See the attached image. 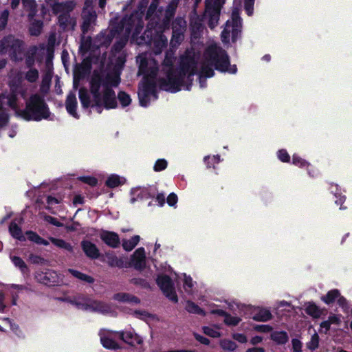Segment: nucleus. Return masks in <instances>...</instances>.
I'll list each match as a JSON object with an SVG mask.
<instances>
[{
	"label": "nucleus",
	"mask_w": 352,
	"mask_h": 352,
	"mask_svg": "<svg viewBox=\"0 0 352 352\" xmlns=\"http://www.w3.org/2000/svg\"><path fill=\"white\" fill-rule=\"evenodd\" d=\"M198 54L192 47L180 57L179 67H173V57L166 54L162 71L165 77L157 80V63L151 54H143L137 58L139 63V74L144 76L140 84L138 97L142 107H147L151 100L157 99V82L160 87L167 91L175 93L181 89L190 90L193 77L197 72ZM217 70L235 74L236 67L230 64L227 53L217 44L210 45L205 50L200 63L198 74L201 87H205V78L213 76Z\"/></svg>",
	"instance_id": "obj_1"
},
{
	"label": "nucleus",
	"mask_w": 352,
	"mask_h": 352,
	"mask_svg": "<svg viewBox=\"0 0 352 352\" xmlns=\"http://www.w3.org/2000/svg\"><path fill=\"white\" fill-rule=\"evenodd\" d=\"M133 3L139 2L138 11L130 16H125L119 22L111 21L108 32H102L94 43L97 47L107 46L113 38L116 39L113 45L115 52H119L126 45L129 35L131 40L138 45L149 44L153 45L155 54H160L166 47L168 39L162 34L168 29L170 19L175 14L179 0H172L166 10H157L159 0H153L147 14L148 24L144 35L138 36L143 27V10L148 0H132Z\"/></svg>",
	"instance_id": "obj_2"
},
{
	"label": "nucleus",
	"mask_w": 352,
	"mask_h": 352,
	"mask_svg": "<svg viewBox=\"0 0 352 352\" xmlns=\"http://www.w3.org/2000/svg\"><path fill=\"white\" fill-rule=\"evenodd\" d=\"M120 82V72L117 69L94 72L90 80V92L79 90V98L84 108H93L100 113L103 109H111L117 107L113 88Z\"/></svg>",
	"instance_id": "obj_3"
},
{
	"label": "nucleus",
	"mask_w": 352,
	"mask_h": 352,
	"mask_svg": "<svg viewBox=\"0 0 352 352\" xmlns=\"http://www.w3.org/2000/svg\"><path fill=\"white\" fill-rule=\"evenodd\" d=\"M10 107L15 111L16 116L30 121H41L42 120H52L47 104L44 100L43 96L38 94H32L26 101L25 109H20L14 97L8 98Z\"/></svg>",
	"instance_id": "obj_4"
},
{
	"label": "nucleus",
	"mask_w": 352,
	"mask_h": 352,
	"mask_svg": "<svg viewBox=\"0 0 352 352\" xmlns=\"http://www.w3.org/2000/svg\"><path fill=\"white\" fill-rule=\"evenodd\" d=\"M58 299L61 301L69 302L77 309L83 311L101 314H108L111 311V307L108 305L82 295L67 296Z\"/></svg>",
	"instance_id": "obj_5"
},
{
	"label": "nucleus",
	"mask_w": 352,
	"mask_h": 352,
	"mask_svg": "<svg viewBox=\"0 0 352 352\" xmlns=\"http://www.w3.org/2000/svg\"><path fill=\"white\" fill-rule=\"evenodd\" d=\"M241 30V19L239 16V10H232L231 19L228 20L223 30L221 32V41L223 43L230 42V38L234 42L239 36Z\"/></svg>",
	"instance_id": "obj_6"
},
{
	"label": "nucleus",
	"mask_w": 352,
	"mask_h": 352,
	"mask_svg": "<svg viewBox=\"0 0 352 352\" xmlns=\"http://www.w3.org/2000/svg\"><path fill=\"white\" fill-rule=\"evenodd\" d=\"M225 0H206L204 17L210 29H214L217 25L220 10Z\"/></svg>",
	"instance_id": "obj_7"
},
{
	"label": "nucleus",
	"mask_w": 352,
	"mask_h": 352,
	"mask_svg": "<svg viewBox=\"0 0 352 352\" xmlns=\"http://www.w3.org/2000/svg\"><path fill=\"white\" fill-rule=\"evenodd\" d=\"M56 43V34H52L50 35L48 38V43L45 47L43 45H40L38 47H34L30 50V53L32 56H34L38 61L42 60L40 57L43 54L46 56V65L49 70L52 65V59L54 54V47Z\"/></svg>",
	"instance_id": "obj_8"
},
{
	"label": "nucleus",
	"mask_w": 352,
	"mask_h": 352,
	"mask_svg": "<svg viewBox=\"0 0 352 352\" xmlns=\"http://www.w3.org/2000/svg\"><path fill=\"white\" fill-rule=\"evenodd\" d=\"M166 272H168L169 274H162L157 277V283L164 294L170 300L173 302H177L178 298L172 281L173 277L170 276L172 274V270L170 267H168V270Z\"/></svg>",
	"instance_id": "obj_9"
},
{
	"label": "nucleus",
	"mask_w": 352,
	"mask_h": 352,
	"mask_svg": "<svg viewBox=\"0 0 352 352\" xmlns=\"http://www.w3.org/2000/svg\"><path fill=\"white\" fill-rule=\"evenodd\" d=\"M174 276L177 278L179 283L183 284L184 291L187 294L191 295L194 300H197L201 305H206V299L204 296H199L197 294V283L190 276H188L186 274L177 275L175 273H174Z\"/></svg>",
	"instance_id": "obj_10"
},
{
	"label": "nucleus",
	"mask_w": 352,
	"mask_h": 352,
	"mask_svg": "<svg viewBox=\"0 0 352 352\" xmlns=\"http://www.w3.org/2000/svg\"><path fill=\"white\" fill-rule=\"evenodd\" d=\"M21 45L22 42L12 36L5 37L0 41V54L8 53L14 58L18 59L17 54H20L21 52Z\"/></svg>",
	"instance_id": "obj_11"
},
{
	"label": "nucleus",
	"mask_w": 352,
	"mask_h": 352,
	"mask_svg": "<svg viewBox=\"0 0 352 352\" xmlns=\"http://www.w3.org/2000/svg\"><path fill=\"white\" fill-rule=\"evenodd\" d=\"M186 22L182 18H177L173 23V36L170 40L172 48H177L184 40V32L186 30Z\"/></svg>",
	"instance_id": "obj_12"
},
{
	"label": "nucleus",
	"mask_w": 352,
	"mask_h": 352,
	"mask_svg": "<svg viewBox=\"0 0 352 352\" xmlns=\"http://www.w3.org/2000/svg\"><path fill=\"white\" fill-rule=\"evenodd\" d=\"M100 342L102 346L108 349H116L119 347L117 342L120 339L119 331H113L107 329H102L99 333Z\"/></svg>",
	"instance_id": "obj_13"
},
{
	"label": "nucleus",
	"mask_w": 352,
	"mask_h": 352,
	"mask_svg": "<svg viewBox=\"0 0 352 352\" xmlns=\"http://www.w3.org/2000/svg\"><path fill=\"white\" fill-rule=\"evenodd\" d=\"M34 278L40 283L46 285H53L60 282L58 274L53 270H47L45 272L37 271L35 272Z\"/></svg>",
	"instance_id": "obj_14"
},
{
	"label": "nucleus",
	"mask_w": 352,
	"mask_h": 352,
	"mask_svg": "<svg viewBox=\"0 0 352 352\" xmlns=\"http://www.w3.org/2000/svg\"><path fill=\"white\" fill-rule=\"evenodd\" d=\"M94 0H86L85 6L82 11L83 23L82 29L83 33L90 30L91 25L94 23L96 18V12L93 11L91 4Z\"/></svg>",
	"instance_id": "obj_15"
},
{
	"label": "nucleus",
	"mask_w": 352,
	"mask_h": 352,
	"mask_svg": "<svg viewBox=\"0 0 352 352\" xmlns=\"http://www.w3.org/2000/svg\"><path fill=\"white\" fill-rule=\"evenodd\" d=\"M10 78H11L10 81V87L12 91V94L6 96L4 94L0 96V110L3 108V106L6 104L10 107V105L8 102V98L14 97L16 99V92L22 81L21 74H16V76L14 77L13 72H12Z\"/></svg>",
	"instance_id": "obj_16"
},
{
	"label": "nucleus",
	"mask_w": 352,
	"mask_h": 352,
	"mask_svg": "<svg viewBox=\"0 0 352 352\" xmlns=\"http://www.w3.org/2000/svg\"><path fill=\"white\" fill-rule=\"evenodd\" d=\"M21 0H10V6L12 9L18 8ZM24 11L28 13V16L32 19L36 12V3L35 0H21Z\"/></svg>",
	"instance_id": "obj_17"
},
{
	"label": "nucleus",
	"mask_w": 352,
	"mask_h": 352,
	"mask_svg": "<svg viewBox=\"0 0 352 352\" xmlns=\"http://www.w3.org/2000/svg\"><path fill=\"white\" fill-rule=\"evenodd\" d=\"M145 250L143 248L137 249L131 256V262L127 263L128 267L132 266L141 270L145 267Z\"/></svg>",
	"instance_id": "obj_18"
},
{
	"label": "nucleus",
	"mask_w": 352,
	"mask_h": 352,
	"mask_svg": "<svg viewBox=\"0 0 352 352\" xmlns=\"http://www.w3.org/2000/svg\"><path fill=\"white\" fill-rule=\"evenodd\" d=\"M78 102L75 94L70 93L65 101V107L67 113L76 119H79L80 116L78 113L77 109Z\"/></svg>",
	"instance_id": "obj_19"
},
{
	"label": "nucleus",
	"mask_w": 352,
	"mask_h": 352,
	"mask_svg": "<svg viewBox=\"0 0 352 352\" xmlns=\"http://www.w3.org/2000/svg\"><path fill=\"white\" fill-rule=\"evenodd\" d=\"M292 164L300 168H305L307 170L308 174L311 177L317 175V170H315L312 166L305 160L300 157L297 154H294L292 156Z\"/></svg>",
	"instance_id": "obj_20"
},
{
	"label": "nucleus",
	"mask_w": 352,
	"mask_h": 352,
	"mask_svg": "<svg viewBox=\"0 0 352 352\" xmlns=\"http://www.w3.org/2000/svg\"><path fill=\"white\" fill-rule=\"evenodd\" d=\"M100 236L107 245L111 248H117L120 245V238L116 232L103 230Z\"/></svg>",
	"instance_id": "obj_21"
},
{
	"label": "nucleus",
	"mask_w": 352,
	"mask_h": 352,
	"mask_svg": "<svg viewBox=\"0 0 352 352\" xmlns=\"http://www.w3.org/2000/svg\"><path fill=\"white\" fill-rule=\"evenodd\" d=\"M120 335L121 340L131 345L139 344L142 342V338L132 330L120 332Z\"/></svg>",
	"instance_id": "obj_22"
},
{
	"label": "nucleus",
	"mask_w": 352,
	"mask_h": 352,
	"mask_svg": "<svg viewBox=\"0 0 352 352\" xmlns=\"http://www.w3.org/2000/svg\"><path fill=\"white\" fill-rule=\"evenodd\" d=\"M190 27L192 30V39H197L199 37L201 33L204 30V26L201 23V20L198 17H192L190 21Z\"/></svg>",
	"instance_id": "obj_23"
},
{
	"label": "nucleus",
	"mask_w": 352,
	"mask_h": 352,
	"mask_svg": "<svg viewBox=\"0 0 352 352\" xmlns=\"http://www.w3.org/2000/svg\"><path fill=\"white\" fill-rule=\"evenodd\" d=\"M70 11L71 10L66 11L65 10H64L63 8H60L58 12H54L55 14H59L58 22L60 25L64 29L68 28L69 25L72 27L74 25V23L68 14Z\"/></svg>",
	"instance_id": "obj_24"
},
{
	"label": "nucleus",
	"mask_w": 352,
	"mask_h": 352,
	"mask_svg": "<svg viewBox=\"0 0 352 352\" xmlns=\"http://www.w3.org/2000/svg\"><path fill=\"white\" fill-rule=\"evenodd\" d=\"M46 3L50 6L54 12H58L60 8H63L66 11L72 10L74 7V3L72 1H68L65 3H58L57 0H45Z\"/></svg>",
	"instance_id": "obj_25"
},
{
	"label": "nucleus",
	"mask_w": 352,
	"mask_h": 352,
	"mask_svg": "<svg viewBox=\"0 0 352 352\" xmlns=\"http://www.w3.org/2000/svg\"><path fill=\"white\" fill-rule=\"evenodd\" d=\"M82 247L87 256L92 258H96L99 256V251L96 245L91 243L90 241H82Z\"/></svg>",
	"instance_id": "obj_26"
},
{
	"label": "nucleus",
	"mask_w": 352,
	"mask_h": 352,
	"mask_svg": "<svg viewBox=\"0 0 352 352\" xmlns=\"http://www.w3.org/2000/svg\"><path fill=\"white\" fill-rule=\"evenodd\" d=\"M148 190L145 188L137 187L131 191V203H134L138 200H141L148 197Z\"/></svg>",
	"instance_id": "obj_27"
},
{
	"label": "nucleus",
	"mask_w": 352,
	"mask_h": 352,
	"mask_svg": "<svg viewBox=\"0 0 352 352\" xmlns=\"http://www.w3.org/2000/svg\"><path fill=\"white\" fill-rule=\"evenodd\" d=\"M272 315L267 309H258L252 316V319L255 321L267 322L271 320Z\"/></svg>",
	"instance_id": "obj_28"
},
{
	"label": "nucleus",
	"mask_w": 352,
	"mask_h": 352,
	"mask_svg": "<svg viewBox=\"0 0 352 352\" xmlns=\"http://www.w3.org/2000/svg\"><path fill=\"white\" fill-rule=\"evenodd\" d=\"M125 182L126 179L124 177L116 174H111L107 177L105 184L109 188H116L123 185Z\"/></svg>",
	"instance_id": "obj_29"
},
{
	"label": "nucleus",
	"mask_w": 352,
	"mask_h": 352,
	"mask_svg": "<svg viewBox=\"0 0 352 352\" xmlns=\"http://www.w3.org/2000/svg\"><path fill=\"white\" fill-rule=\"evenodd\" d=\"M9 232L11 236L21 241L26 240L25 236L23 234L21 228L14 221L12 222L9 226Z\"/></svg>",
	"instance_id": "obj_30"
},
{
	"label": "nucleus",
	"mask_w": 352,
	"mask_h": 352,
	"mask_svg": "<svg viewBox=\"0 0 352 352\" xmlns=\"http://www.w3.org/2000/svg\"><path fill=\"white\" fill-rule=\"evenodd\" d=\"M113 299L119 302H130L133 304L140 302V300L137 297L126 293H118L113 296Z\"/></svg>",
	"instance_id": "obj_31"
},
{
	"label": "nucleus",
	"mask_w": 352,
	"mask_h": 352,
	"mask_svg": "<svg viewBox=\"0 0 352 352\" xmlns=\"http://www.w3.org/2000/svg\"><path fill=\"white\" fill-rule=\"evenodd\" d=\"M305 312L314 318H318L322 314V309H320L315 303L308 302L305 305Z\"/></svg>",
	"instance_id": "obj_32"
},
{
	"label": "nucleus",
	"mask_w": 352,
	"mask_h": 352,
	"mask_svg": "<svg viewBox=\"0 0 352 352\" xmlns=\"http://www.w3.org/2000/svg\"><path fill=\"white\" fill-rule=\"evenodd\" d=\"M220 326L214 325V326H205L203 327L204 333L213 338H217L221 336V333L220 331Z\"/></svg>",
	"instance_id": "obj_33"
},
{
	"label": "nucleus",
	"mask_w": 352,
	"mask_h": 352,
	"mask_svg": "<svg viewBox=\"0 0 352 352\" xmlns=\"http://www.w3.org/2000/svg\"><path fill=\"white\" fill-rule=\"evenodd\" d=\"M271 339L278 344H283L288 341L289 337L285 331H274L271 334Z\"/></svg>",
	"instance_id": "obj_34"
},
{
	"label": "nucleus",
	"mask_w": 352,
	"mask_h": 352,
	"mask_svg": "<svg viewBox=\"0 0 352 352\" xmlns=\"http://www.w3.org/2000/svg\"><path fill=\"white\" fill-rule=\"evenodd\" d=\"M242 321L241 316L237 315H232L227 313L223 318V322L228 327H236Z\"/></svg>",
	"instance_id": "obj_35"
},
{
	"label": "nucleus",
	"mask_w": 352,
	"mask_h": 352,
	"mask_svg": "<svg viewBox=\"0 0 352 352\" xmlns=\"http://www.w3.org/2000/svg\"><path fill=\"white\" fill-rule=\"evenodd\" d=\"M140 237L139 235H135L130 239H124L122 241V247L126 251L132 250L139 243Z\"/></svg>",
	"instance_id": "obj_36"
},
{
	"label": "nucleus",
	"mask_w": 352,
	"mask_h": 352,
	"mask_svg": "<svg viewBox=\"0 0 352 352\" xmlns=\"http://www.w3.org/2000/svg\"><path fill=\"white\" fill-rule=\"evenodd\" d=\"M10 259L16 267H18L22 274H27L29 270L27 265L22 258L16 256H10Z\"/></svg>",
	"instance_id": "obj_37"
},
{
	"label": "nucleus",
	"mask_w": 352,
	"mask_h": 352,
	"mask_svg": "<svg viewBox=\"0 0 352 352\" xmlns=\"http://www.w3.org/2000/svg\"><path fill=\"white\" fill-rule=\"evenodd\" d=\"M186 310L195 314L205 315V311L192 300H187L185 306Z\"/></svg>",
	"instance_id": "obj_38"
},
{
	"label": "nucleus",
	"mask_w": 352,
	"mask_h": 352,
	"mask_svg": "<svg viewBox=\"0 0 352 352\" xmlns=\"http://www.w3.org/2000/svg\"><path fill=\"white\" fill-rule=\"evenodd\" d=\"M340 294L338 289H332L325 295L321 297V300L326 304H330L333 302L338 298H339Z\"/></svg>",
	"instance_id": "obj_39"
},
{
	"label": "nucleus",
	"mask_w": 352,
	"mask_h": 352,
	"mask_svg": "<svg viewBox=\"0 0 352 352\" xmlns=\"http://www.w3.org/2000/svg\"><path fill=\"white\" fill-rule=\"evenodd\" d=\"M25 234L28 236V239L30 241H31L36 244L43 245H49V242L41 238L36 232H34L32 231H28V232H26Z\"/></svg>",
	"instance_id": "obj_40"
},
{
	"label": "nucleus",
	"mask_w": 352,
	"mask_h": 352,
	"mask_svg": "<svg viewBox=\"0 0 352 352\" xmlns=\"http://www.w3.org/2000/svg\"><path fill=\"white\" fill-rule=\"evenodd\" d=\"M219 346L226 351H234L237 348V345L234 341L227 338L220 340Z\"/></svg>",
	"instance_id": "obj_41"
},
{
	"label": "nucleus",
	"mask_w": 352,
	"mask_h": 352,
	"mask_svg": "<svg viewBox=\"0 0 352 352\" xmlns=\"http://www.w3.org/2000/svg\"><path fill=\"white\" fill-rule=\"evenodd\" d=\"M67 271L73 276H74L75 278H76L83 282L88 283H91L94 282V278L92 277H91L87 274H85L83 273H81L80 272H78L77 270H72V269H69Z\"/></svg>",
	"instance_id": "obj_42"
},
{
	"label": "nucleus",
	"mask_w": 352,
	"mask_h": 352,
	"mask_svg": "<svg viewBox=\"0 0 352 352\" xmlns=\"http://www.w3.org/2000/svg\"><path fill=\"white\" fill-rule=\"evenodd\" d=\"M51 82V74L48 72L43 78L40 91L44 96L49 90Z\"/></svg>",
	"instance_id": "obj_43"
},
{
	"label": "nucleus",
	"mask_w": 352,
	"mask_h": 352,
	"mask_svg": "<svg viewBox=\"0 0 352 352\" xmlns=\"http://www.w3.org/2000/svg\"><path fill=\"white\" fill-rule=\"evenodd\" d=\"M125 258H118L116 256L109 257V263L113 267H127V262Z\"/></svg>",
	"instance_id": "obj_44"
},
{
	"label": "nucleus",
	"mask_w": 352,
	"mask_h": 352,
	"mask_svg": "<svg viewBox=\"0 0 352 352\" xmlns=\"http://www.w3.org/2000/svg\"><path fill=\"white\" fill-rule=\"evenodd\" d=\"M8 289L10 290L11 293L12 304L16 305L18 298L17 292L23 289V286L19 285H10L8 286Z\"/></svg>",
	"instance_id": "obj_45"
},
{
	"label": "nucleus",
	"mask_w": 352,
	"mask_h": 352,
	"mask_svg": "<svg viewBox=\"0 0 352 352\" xmlns=\"http://www.w3.org/2000/svg\"><path fill=\"white\" fill-rule=\"evenodd\" d=\"M50 241L54 244L56 246L65 249L68 251L72 250V247L70 244L66 243L65 241L62 239H56L54 237H50Z\"/></svg>",
	"instance_id": "obj_46"
},
{
	"label": "nucleus",
	"mask_w": 352,
	"mask_h": 352,
	"mask_svg": "<svg viewBox=\"0 0 352 352\" xmlns=\"http://www.w3.org/2000/svg\"><path fill=\"white\" fill-rule=\"evenodd\" d=\"M5 133L8 134L10 138H14L16 134V126L14 125L10 126L8 125V119L7 120L5 128L1 131L0 135H2Z\"/></svg>",
	"instance_id": "obj_47"
},
{
	"label": "nucleus",
	"mask_w": 352,
	"mask_h": 352,
	"mask_svg": "<svg viewBox=\"0 0 352 352\" xmlns=\"http://www.w3.org/2000/svg\"><path fill=\"white\" fill-rule=\"evenodd\" d=\"M118 98L122 107L129 106L131 102V99L129 94L124 91L118 93Z\"/></svg>",
	"instance_id": "obj_48"
},
{
	"label": "nucleus",
	"mask_w": 352,
	"mask_h": 352,
	"mask_svg": "<svg viewBox=\"0 0 352 352\" xmlns=\"http://www.w3.org/2000/svg\"><path fill=\"white\" fill-rule=\"evenodd\" d=\"M38 78V72L36 69H30L25 74V79L30 82H34Z\"/></svg>",
	"instance_id": "obj_49"
},
{
	"label": "nucleus",
	"mask_w": 352,
	"mask_h": 352,
	"mask_svg": "<svg viewBox=\"0 0 352 352\" xmlns=\"http://www.w3.org/2000/svg\"><path fill=\"white\" fill-rule=\"evenodd\" d=\"M42 22L40 21H34L30 26V32L32 35L37 36L41 33L42 29Z\"/></svg>",
	"instance_id": "obj_50"
},
{
	"label": "nucleus",
	"mask_w": 352,
	"mask_h": 352,
	"mask_svg": "<svg viewBox=\"0 0 352 352\" xmlns=\"http://www.w3.org/2000/svg\"><path fill=\"white\" fill-rule=\"evenodd\" d=\"M319 343V336L316 332H315L311 338V340L307 342V346L310 350H315L318 348Z\"/></svg>",
	"instance_id": "obj_51"
},
{
	"label": "nucleus",
	"mask_w": 352,
	"mask_h": 352,
	"mask_svg": "<svg viewBox=\"0 0 352 352\" xmlns=\"http://www.w3.org/2000/svg\"><path fill=\"white\" fill-rule=\"evenodd\" d=\"M168 162L165 159H158L154 164L153 170L155 172H160L166 168Z\"/></svg>",
	"instance_id": "obj_52"
},
{
	"label": "nucleus",
	"mask_w": 352,
	"mask_h": 352,
	"mask_svg": "<svg viewBox=\"0 0 352 352\" xmlns=\"http://www.w3.org/2000/svg\"><path fill=\"white\" fill-rule=\"evenodd\" d=\"M204 162L208 168L214 167V164L220 162V157L219 155L206 156L204 157Z\"/></svg>",
	"instance_id": "obj_53"
},
{
	"label": "nucleus",
	"mask_w": 352,
	"mask_h": 352,
	"mask_svg": "<svg viewBox=\"0 0 352 352\" xmlns=\"http://www.w3.org/2000/svg\"><path fill=\"white\" fill-rule=\"evenodd\" d=\"M277 157L282 162H289L290 156L285 149H280L277 151Z\"/></svg>",
	"instance_id": "obj_54"
},
{
	"label": "nucleus",
	"mask_w": 352,
	"mask_h": 352,
	"mask_svg": "<svg viewBox=\"0 0 352 352\" xmlns=\"http://www.w3.org/2000/svg\"><path fill=\"white\" fill-rule=\"evenodd\" d=\"M78 179L82 182H84L85 184H87L88 185L91 186H94L97 184L98 183V180L97 179H96L95 177H91V176H82V177H78Z\"/></svg>",
	"instance_id": "obj_55"
},
{
	"label": "nucleus",
	"mask_w": 352,
	"mask_h": 352,
	"mask_svg": "<svg viewBox=\"0 0 352 352\" xmlns=\"http://www.w3.org/2000/svg\"><path fill=\"white\" fill-rule=\"evenodd\" d=\"M9 12L8 10H4L0 14V30L3 29L8 21Z\"/></svg>",
	"instance_id": "obj_56"
},
{
	"label": "nucleus",
	"mask_w": 352,
	"mask_h": 352,
	"mask_svg": "<svg viewBox=\"0 0 352 352\" xmlns=\"http://www.w3.org/2000/svg\"><path fill=\"white\" fill-rule=\"evenodd\" d=\"M254 0H245V10L248 15L251 16L254 10Z\"/></svg>",
	"instance_id": "obj_57"
},
{
	"label": "nucleus",
	"mask_w": 352,
	"mask_h": 352,
	"mask_svg": "<svg viewBox=\"0 0 352 352\" xmlns=\"http://www.w3.org/2000/svg\"><path fill=\"white\" fill-rule=\"evenodd\" d=\"M226 304L228 305V308L231 311H234L235 308H237L239 309H242L245 306L240 304L237 302H235L234 300L232 301H226Z\"/></svg>",
	"instance_id": "obj_58"
},
{
	"label": "nucleus",
	"mask_w": 352,
	"mask_h": 352,
	"mask_svg": "<svg viewBox=\"0 0 352 352\" xmlns=\"http://www.w3.org/2000/svg\"><path fill=\"white\" fill-rule=\"evenodd\" d=\"M232 337L234 340L240 343H246L248 341L246 336L243 333H234L232 335Z\"/></svg>",
	"instance_id": "obj_59"
},
{
	"label": "nucleus",
	"mask_w": 352,
	"mask_h": 352,
	"mask_svg": "<svg viewBox=\"0 0 352 352\" xmlns=\"http://www.w3.org/2000/svg\"><path fill=\"white\" fill-rule=\"evenodd\" d=\"M177 200V196L173 192L170 193L167 197V203L170 206L176 207Z\"/></svg>",
	"instance_id": "obj_60"
},
{
	"label": "nucleus",
	"mask_w": 352,
	"mask_h": 352,
	"mask_svg": "<svg viewBox=\"0 0 352 352\" xmlns=\"http://www.w3.org/2000/svg\"><path fill=\"white\" fill-rule=\"evenodd\" d=\"M292 343L294 352H301L302 342L299 340L293 339Z\"/></svg>",
	"instance_id": "obj_61"
},
{
	"label": "nucleus",
	"mask_w": 352,
	"mask_h": 352,
	"mask_svg": "<svg viewBox=\"0 0 352 352\" xmlns=\"http://www.w3.org/2000/svg\"><path fill=\"white\" fill-rule=\"evenodd\" d=\"M254 329L258 332H270L272 331V328L270 325L262 324V325H255L254 327Z\"/></svg>",
	"instance_id": "obj_62"
},
{
	"label": "nucleus",
	"mask_w": 352,
	"mask_h": 352,
	"mask_svg": "<svg viewBox=\"0 0 352 352\" xmlns=\"http://www.w3.org/2000/svg\"><path fill=\"white\" fill-rule=\"evenodd\" d=\"M328 320L331 324H339L341 322V316L331 314L329 316Z\"/></svg>",
	"instance_id": "obj_63"
},
{
	"label": "nucleus",
	"mask_w": 352,
	"mask_h": 352,
	"mask_svg": "<svg viewBox=\"0 0 352 352\" xmlns=\"http://www.w3.org/2000/svg\"><path fill=\"white\" fill-rule=\"evenodd\" d=\"M331 324L328 320L323 321L320 323V332L323 333H327L330 329Z\"/></svg>",
	"instance_id": "obj_64"
}]
</instances>
